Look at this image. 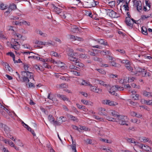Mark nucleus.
<instances>
[{
	"instance_id": "46",
	"label": "nucleus",
	"mask_w": 152,
	"mask_h": 152,
	"mask_svg": "<svg viewBox=\"0 0 152 152\" xmlns=\"http://www.w3.org/2000/svg\"><path fill=\"white\" fill-rule=\"evenodd\" d=\"M131 121L133 123H136L137 124H139L140 123V121L136 119H132L131 120Z\"/></svg>"
},
{
	"instance_id": "23",
	"label": "nucleus",
	"mask_w": 152,
	"mask_h": 152,
	"mask_svg": "<svg viewBox=\"0 0 152 152\" xmlns=\"http://www.w3.org/2000/svg\"><path fill=\"white\" fill-rule=\"evenodd\" d=\"M57 96L61 99L64 101H68V99L66 96L64 95H61L58 94L57 95Z\"/></svg>"
},
{
	"instance_id": "11",
	"label": "nucleus",
	"mask_w": 152,
	"mask_h": 152,
	"mask_svg": "<svg viewBox=\"0 0 152 152\" xmlns=\"http://www.w3.org/2000/svg\"><path fill=\"white\" fill-rule=\"evenodd\" d=\"M16 8V6L15 4H10L9 6L8 10L5 12V13L7 14H9L12 10H15Z\"/></svg>"
},
{
	"instance_id": "27",
	"label": "nucleus",
	"mask_w": 152,
	"mask_h": 152,
	"mask_svg": "<svg viewBox=\"0 0 152 152\" xmlns=\"http://www.w3.org/2000/svg\"><path fill=\"white\" fill-rule=\"evenodd\" d=\"M7 6L4 4L3 3L0 2V9L4 10L7 8Z\"/></svg>"
},
{
	"instance_id": "43",
	"label": "nucleus",
	"mask_w": 152,
	"mask_h": 152,
	"mask_svg": "<svg viewBox=\"0 0 152 152\" xmlns=\"http://www.w3.org/2000/svg\"><path fill=\"white\" fill-rule=\"evenodd\" d=\"M135 79L134 77H128V81L129 83L132 82Z\"/></svg>"
},
{
	"instance_id": "38",
	"label": "nucleus",
	"mask_w": 152,
	"mask_h": 152,
	"mask_svg": "<svg viewBox=\"0 0 152 152\" xmlns=\"http://www.w3.org/2000/svg\"><path fill=\"white\" fill-rule=\"evenodd\" d=\"M115 61H110L109 63L111 64V65L113 66L118 67L119 65L118 64L115 62Z\"/></svg>"
},
{
	"instance_id": "59",
	"label": "nucleus",
	"mask_w": 152,
	"mask_h": 152,
	"mask_svg": "<svg viewBox=\"0 0 152 152\" xmlns=\"http://www.w3.org/2000/svg\"><path fill=\"white\" fill-rule=\"evenodd\" d=\"M13 25H20V26L22 25V22H19L18 21H15L13 22Z\"/></svg>"
},
{
	"instance_id": "64",
	"label": "nucleus",
	"mask_w": 152,
	"mask_h": 152,
	"mask_svg": "<svg viewBox=\"0 0 152 152\" xmlns=\"http://www.w3.org/2000/svg\"><path fill=\"white\" fill-rule=\"evenodd\" d=\"M115 2L114 1H111L109 2L110 5L112 7H113L115 6Z\"/></svg>"
},
{
	"instance_id": "33",
	"label": "nucleus",
	"mask_w": 152,
	"mask_h": 152,
	"mask_svg": "<svg viewBox=\"0 0 152 152\" xmlns=\"http://www.w3.org/2000/svg\"><path fill=\"white\" fill-rule=\"evenodd\" d=\"M54 45V43L51 41L45 42V45Z\"/></svg>"
},
{
	"instance_id": "20",
	"label": "nucleus",
	"mask_w": 152,
	"mask_h": 152,
	"mask_svg": "<svg viewBox=\"0 0 152 152\" xmlns=\"http://www.w3.org/2000/svg\"><path fill=\"white\" fill-rule=\"evenodd\" d=\"M81 102L85 105L92 106L93 103L91 101L84 99H81Z\"/></svg>"
},
{
	"instance_id": "54",
	"label": "nucleus",
	"mask_w": 152,
	"mask_h": 152,
	"mask_svg": "<svg viewBox=\"0 0 152 152\" xmlns=\"http://www.w3.org/2000/svg\"><path fill=\"white\" fill-rule=\"evenodd\" d=\"M36 43L37 44L39 45H45V42H42L39 41H37L36 42Z\"/></svg>"
},
{
	"instance_id": "49",
	"label": "nucleus",
	"mask_w": 152,
	"mask_h": 152,
	"mask_svg": "<svg viewBox=\"0 0 152 152\" xmlns=\"http://www.w3.org/2000/svg\"><path fill=\"white\" fill-rule=\"evenodd\" d=\"M4 131L6 133L8 134L9 133L10 129L7 126H5L4 127Z\"/></svg>"
},
{
	"instance_id": "47",
	"label": "nucleus",
	"mask_w": 152,
	"mask_h": 152,
	"mask_svg": "<svg viewBox=\"0 0 152 152\" xmlns=\"http://www.w3.org/2000/svg\"><path fill=\"white\" fill-rule=\"evenodd\" d=\"M126 67L129 71H131V72H134V71H133V69L132 67L130 66V64L129 65L126 66Z\"/></svg>"
},
{
	"instance_id": "5",
	"label": "nucleus",
	"mask_w": 152,
	"mask_h": 152,
	"mask_svg": "<svg viewBox=\"0 0 152 152\" xmlns=\"http://www.w3.org/2000/svg\"><path fill=\"white\" fill-rule=\"evenodd\" d=\"M67 29L74 33H77L79 31L78 27L74 25H69Z\"/></svg>"
},
{
	"instance_id": "32",
	"label": "nucleus",
	"mask_w": 152,
	"mask_h": 152,
	"mask_svg": "<svg viewBox=\"0 0 152 152\" xmlns=\"http://www.w3.org/2000/svg\"><path fill=\"white\" fill-rule=\"evenodd\" d=\"M82 82L81 83V85L84 86H89L90 85V83L88 81H86L85 80H82Z\"/></svg>"
},
{
	"instance_id": "22",
	"label": "nucleus",
	"mask_w": 152,
	"mask_h": 152,
	"mask_svg": "<svg viewBox=\"0 0 152 152\" xmlns=\"http://www.w3.org/2000/svg\"><path fill=\"white\" fill-rule=\"evenodd\" d=\"M13 141L15 142V143L18 145L20 147H23L24 146V144H23L22 142L21 141L20 139H14Z\"/></svg>"
},
{
	"instance_id": "36",
	"label": "nucleus",
	"mask_w": 152,
	"mask_h": 152,
	"mask_svg": "<svg viewBox=\"0 0 152 152\" xmlns=\"http://www.w3.org/2000/svg\"><path fill=\"white\" fill-rule=\"evenodd\" d=\"M75 65H76L77 66H78L79 67H80L81 68H83L84 67V66L83 64V63H81L79 62L78 60L77 61V62H76L75 63Z\"/></svg>"
},
{
	"instance_id": "16",
	"label": "nucleus",
	"mask_w": 152,
	"mask_h": 152,
	"mask_svg": "<svg viewBox=\"0 0 152 152\" xmlns=\"http://www.w3.org/2000/svg\"><path fill=\"white\" fill-rule=\"evenodd\" d=\"M139 140L140 142H148L149 143H151V142L150 140H149L148 138L144 137H140Z\"/></svg>"
},
{
	"instance_id": "4",
	"label": "nucleus",
	"mask_w": 152,
	"mask_h": 152,
	"mask_svg": "<svg viewBox=\"0 0 152 152\" xmlns=\"http://www.w3.org/2000/svg\"><path fill=\"white\" fill-rule=\"evenodd\" d=\"M72 53H67V55L68 56V59L71 61L75 62V63L77 62L78 61V59L76 57H74L73 56H74V53H73V50H71Z\"/></svg>"
},
{
	"instance_id": "15",
	"label": "nucleus",
	"mask_w": 152,
	"mask_h": 152,
	"mask_svg": "<svg viewBox=\"0 0 152 152\" xmlns=\"http://www.w3.org/2000/svg\"><path fill=\"white\" fill-rule=\"evenodd\" d=\"M67 118L69 120H72L74 121L77 122L78 121V119L77 117L73 116L69 114H68L66 115Z\"/></svg>"
},
{
	"instance_id": "48",
	"label": "nucleus",
	"mask_w": 152,
	"mask_h": 152,
	"mask_svg": "<svg viewBox=\"0 0 152 152\" xmlns=\"http://www.w3.org/2000/svg\"><path fill=\"white\" fill-rule=\"evenodd\" d=\"M145 72L144 73V75H143V76H145V77H147V76H149L151 75V73L148 72H147L145 70H144Z\"/></svg>"
},
{
	"instance_id": "19",
	"label": "nucleus",
	"mask_w": 152,
	"mask_h": 152,
	"mask_svg": "<svg viewBox=\"0 0 152 152\" xmlns=\"http://www.w3.org/2000/svg\"><path fill=\"white\" fill-rule=\"evenodd\" d=\"M97 51L98 52V53H104V54H103L104 55H107L108 56H109V55H112L111 53L108 50H106L105 51H104V50L101 51L100 50H94V51Z\"/></svg>"
},
{
	"instance_id": "21",
	"label": "nucleus",
	"mask_w": 152,
	"mask_h": 152,
	"mask_svg": "<svg viewBox=\"0 0 152 152\" xmlns=\"http://www.w3.org/2000/svg\"><path fill=\"white\" fill-rule=\"evenodd\" d=\"M98 43H99L101 45H108L106 41L104 40V39H98L95 40Z\"/></svg>"
},
{
	"instance_id": "55",
	"label": "nucleus",
	"mask_w": 152,
	"mask_h": 152,
	"mask_svg": "<svg viewBox=\"0 0 152 152\" xmlns=\"http://www.w3.org/2000/svg\"><path fill=\"white\" fill-rule=\"evenodd\" d=\"M43 66L46 68H47L48 69H50L51 68V67L50 66H49L47 63L45 62L43 64Z\"/></svg>"
},
{
	"instance_id": "13",
	"label": "nucleus",
	"mask_w": 152,
	"mask_h": 152,
	"mask_svg": "<svg viewBox=\"0 0 152 152\" xmlns=\"http://www.w3.org/2000/svg\"><path fill=\"white\" fill-rule=\"evenodd\" d=\"M70 136L72 141V144L70 145L69 146L71 148L72 151H73L74 152H77L76 149V142H73L72 136L70 135Z\"/></svg>"
},
{
	"instance_id": "61",
	"label": "nucleus",
	"mask_w": 152,
	"mask_h": 152,
	"mask_svg": "<svg viewBox=\"0 0 152 152\" xmlns=\"http://www.w3.org/2000/svg\"><path fill=\"white\" fill-rule=\"evenodd\" d=\"M34 67L37 71L41 70L39 66L37 65H34Z\"/></svg>"
},
{
	"instance_id": "29",
	"label": "nucleus",
	"mask_w": 152,
	"mask_h": 152,
	"mask_svg": "<svg viewBox=\"0 0 152 152\" xmlns=\"http://www.w3.org/2000/svg\"><path fill=\"white\" fill-rule=\"evenodd\" d=\"M141 32L143 34L146 35L148 34L147 29L145 27L142 26L141 28Z\"/></svg>"
},
{
	"instance_id": "14",
	"label": "nucleus",
	"mask_w": 152,
	"mask_h": 152,
	"mask_svg": "<svg viewBox=\"0 0 152 152\" xmlns=\"http://www.w3.org/2000/svg\"><path fill=\"white\" fill-rule=\"evenodd\" d=\"M24 68L26 73L30 72V71H31V69L30 67V65L26 63L23 64Z\"/></svg>"
},
{
	"instance_id": "62",
	"label": "nucleus",
	"mask_w": 152,
	"mask_h": 152,
	"mask_svg": "<svg viewBox=\"0 0 152 152\" xmlns=\"http://www.w3.org/2000/svg\"><path fill=\"white\" fill-rule=\"evenodd\" d=\"M129 102L130 104L133 106H137L138 104L137 103L131 101L130 100L129 101Z\"/></svg>"
},
{
	"instance_id": "9",
	"label": "nucleus",
	"mask_w": 152,
	"mask_h": 152,
	"mask_svg": "<svg viewBox=\"0 0 152 152\" xmlns=\"http://www.w3.org/2000/svg\"><path fill=\"white\" fill-rule=\"evenodd\" d=\"M102 103L105 104H108L110 106H115L117 104L116 102L109 100H103L102 101Z\"/></svg>"
},
{
	"instance_id": "57",
	"label": "nucleus",
	"mask_w": 152,
	"mask_h": 152,
	"mask_svg": "<svg viewBox=\"0 0 152 152\" xmlns=\"http://www.w3.org/2000/svg\"><path fill=\"white\" fill-rule=\"evenodd\" d=\"M23 24L28 26H29L30 25V22L26 21H22V24Z\"/></svg>"
},
{
	"instance_id": "3",
	"label": "nucleus",
	"mask_w": 152,
	"mask_h": 152,
	"mask_svg": "<svg viewBox=\"0 0 152 152\" xmlns=\"http://www.w3.org/2000/svg\"><path fill=\"white\" fill-rule=\"evenodd\" d=\"M106 14L113 18H118L119 17V14L113 10L109 9H105Z\"/></svg>"
},
{
	"instance_id": "56",
	"label": "nucleus",
	"mask_w": 152,
	"mask_h": 152,
	"mask_svg": "<svg viewBox=\"0 0 152 152\" xmlns=\"http://www.w3.org/2000/svg\"><path fill=\"white\" fill-rule=\"evenodd\" d=\"M14 27L12 26H8L7 27V28L8 30H12L15 31V30L13 29Z\"/></svg>"
},
{
	"instance_id": "42",
	"label": "nucleus",
	"mask_w": 152,
	"mask_h": 152,
	"mask_svg": "<svg viewBox=\"0 0 152 152\" xmlns=\"http://www.w3.org/2000/svg\"><path fill=\"white\" fill-rule=\"evenodd\" d=\"M48 119L49 121L51 123L54 122L53 117L52 115H48Z\"/></svg>"
},
{
	"instance_id": "45",
	"label": "nucleus",
	"mask_w": 152,
	"mask_h": 152,
	"mask_svg": "<svg viewBox=\"0 0 152 152\" xmlns=\"http://www.w3.org/2000/svg\"><path fill=\"white\" fill-rule=\"evenodd\" d=\"M8 55H9L13 58V61H15V56L14 53L12 52H9L7 53Z\"/></svg>"
},
{
	"instance_id": "51",
	"label": "nucleus",
	"mask_w": 152,
	"mask_h": 152,
	"mask_svg": "<svg viewBox=\"0 0 152 152\" xmlns=\"http://www.w3.org/2000/svg\"><path fill=\"white\" fill-rule=\"evenodd\" d=\"M111 55H109L108 56V59L109 61H115V59Z\"/></svg>"
},
{
	"instance_id": "63",
	"label": "nucleus",
	"mask_w": 152,
	"mask_h": 152,
	"mask_svg": "<svg viewBox=\"0 0 152 152\" xmlns=\"http://www.w3.org/2000/svg\"><path fill=\"white\" fill-rule=\"evenodd\" d=\"M85 142L87 144H91L92 142V140L89 139H87L85 140Z\"/></svg>"
},
{
	"instance_id": "41",
	"label": "nucleus",
	"mask_w": 152,
	"mask_h": 152,
	"mask_svg": "<svg viewBox=\"0 0 152 152\" xmlns=\"http://www.w3.org/2000/svg\"><path fill=\"white\" fill-rule=\"evenodd\" d=\"M89 86H90V90L94 92L96 87L93 86L91 84H90V85H89Z\"/></svg>"
},
{
	"instance_id": "39",
	"label": "nucleus",
	"mask_w": 152,
	"mask_h": 152,
	"mask_svg": "<svg viewBox=\"0 0 152 152\" xmlns=\"http://www.w3.org/2000/svg\"><path fill=\"white\" fill-rule=\"evenodd\" d=\"M115 87L116 88V91H121L124 90V88L121 87L120 86L116 85H115Z\"/></svg>"
},
{
	"instance_id": "28",
	"label": "nucleus",
	"mask_w": 152,
	"mask_h": 152,
	"mask_svg": "<svg viewBox=\"0 0 152 152\" xmlns=\"http://www.w3.org/2000/svg\"><path fill=\"white\" fill-rule=\"evenodd\" d=\"M143 95L145 96L148 97H152V93L148 92L146 91H144L143 92Z\"/></svg>"
},
{
	"instance_id": "10",
	"label": "nucleus",
	"mask_w": 152,
	"mask_h": 152,
	"mask_svg": "<svg viewBox=\"0 0 152 152\" xmlns=\"http://www.w3.org/2000/svg\"><path fill=\"white\" fill-rule=\"evenodd\" d=\"M138 146L140 148L142 149L145 151H151V148L147 145L140 144V145H138Z\"/></svg>"
},
{
	"instance_id": "30",
	"label": "nucleus",
	"mask_w": 152,
	"mask_h": 152,
	"mask_svg": "<svg viewBox=\"0 0 152 152\" xmlns=\"http://www.w3.org/2000/svg\"><path fill=\"white\" fill-rule=\"evenodd\" d=\"M111 114L113 116L115 117V118H117L120 115L118 114V113L117 112L114 110L112 111V112H111Z\"/></svg>"
},
{
	"instance_id": "35",
	"label": "nucleus",
	"mask_w": 152,
	"mask_h": 152,
	"mask_svg": "<svg viewBox=\"0 0 152 152\" xmlns=\"http://www.w3.org/2000/svg\"><path fill=\"white\" fill-rule=\"evenodd\" d=\"M51 55L53 56L56 57L57 58L61 57V56L60 55L58 54L57 53L54 51H52L51 53Z\"/></svg>"
},
{
	"instance_id": "17",
	"label": "nucleus",
	"mask_w": 152,
	"mask_h": 152,
	"mask_svg": "<svg viewBox=\"0 0 152 152\" xmlns=\"http://www.w3.org/2000/svg\"><path fill=\"white\" fill-rule=\"evenodd\" d=\"M53 11L55 12L56 13L59 14L61 13L62 10L61 9L55 6L53 4Z\"/></svg>"
},
{
	"instance_id": "34",
	"label": "nucleus",
	"mask_w": 152,
	"mask_h": 152,
	"mask_svg": "<svg viewBox=\"0 0 152 152\" xmlns=\"http://www.w3.org/2000/svg\"><path fill=\"white\" fill-rule=\"evenodd\" d=\"M69 68L71 69H75L78 70V68L76 66H75V65L70 64L69 66Z\"/></svg>"
},
{
	"instance_id": "7",
	"label": "nucleus",
	"mask_w": 152,
	"mask_h": 152,
	"mask_svg": "<svg viewBox=\"0 0 152 152\" xmlns=\"http://www.w3.org/2000/svg\"><path fill=\"white\" fill-rule=\"evenodd\" d=\"M12 41L14 42L11 44V45L12 48L16 50H19L20 47V45L18 44V42L16 41V39H13Z\"/></svg>"
},
{
	"instance_id": "25",
	"label": "nucleus",
	"mask_w": 152,
	"mask_h": 152,
	"mask_svg": "<svg viewBox=\"0 0 152 152\" xmlns=\"http://www.w3.org/2000/svg\"><path fill=\"white\" fill-rule=\"evenodd\" d=\"M135 69H136V72H134L136 74H137L138 72H144V70H145V69H142L140 67H136Z\"/></svg>"
},
{
	"instance_id": "50",
	"label": "nucleus",
	"mask_w": 152,
	"mask_h": 152,
	"mask_svg": "<svg viewBox=\"0 0 152 152\" xmlns=\"http://www.w3.org/2000/svg\"><path fill=\"white\" fill-rule=\"evenodd\" d=\"M28 58H33L34 59H36L37 60H38V59L39 58V56H29L28 57Z\"/></svg>"
},
{
	"instance_id": "24",
	"label": "nucleus",
	"mask_w": 152,
	"mask_h": 152,
	"mask_svg": "<svg viewBox=\"0 0 152 152\" xmlns=\"http://www.w3.org/2000/svg\"><path fill=\"white\" fill-rule=\"evenodd\" d=\"M141 102L144 104H146L148 105H152V100H150L149 101L146 100L144 99L142 100Z\"/></svg>"
},
{
	"instance_id": "26",
	"label": "nucleus",
	"mask_w": 152,
	"mask_h": 152,
	"mask_svg": "<svg viewBox=\"0 0 152 152\" xmlns=\"http://www.w3.org/2000/svg\"><path fill=\"white\" fill-rule=\"evenodd\" d=\"M54 63L57 64L58 66L61 68L64 67L65 64L63 62L60 61H55L54 62Z\"/></svg>"
},
{
	"instance_id": "12",
	"label": "nucleus",
	"mask_w": 152,
	"mask_h": 152,
	"mask_svg": "<svg viewBox=\"0 0 152 152\" xmlns=\"http://www.w3.org/2000/svg\"><path fill=\"white\" fill-rule=\"evenodd\" d=\"M96 81L99 84L103 86L108 88H110V86L109 84H107L105 82L99 79L96 80Z\"/></svg>"
},
{
	"instance_id": "52",
	"label": "nucleus",
	"mask_w": 152,
	"mask_h": 152,
	"mask_svg": "<svg viewBox=\"0 0 152 152\" xmlns=\"http://www.w3.org/2000/svg\"><path fill=\"white\" fill-rule=\"evenodd\" d=\"M47 61H50L51 62L54 63L55 61L53 59H52V58H50L45 59V62Z\"/></svg>"
},
{
	"instance_id": "44",
	"label": "nucleus",
	"mask_w": 152,
	"mask_h": 152,
	"mask_svg": "<svg viewBox=\"0 0 152 152\" xmlns=\"http://www.w3.org/2000/svg\"><path fill=\"white\" fill-rule=\"evenodd\" d=\"M100 110L101 111V113H100V114L104 115H106V113L104 112L105 111V110L104 108H101Z\"/></svg>"
},
{
	"instance_id": "1",
	"label": "nucleus",
	"mask_w": 152,
	"mask_h": 152,
	"mask_svg": "<svg viewBox=\"0 0 152 152\" xmlns=\"http://www.w3.org/2000/svg\"><path fill=\"white\" fill-rule=\"evenodd\" d=\"M116 122L122 125L128 126V119L126 116L121 115H120L117 118H116Z\"/></svg>"
},
{
	"instance_id": "6",
	"label": "nucleus",
	"mask_w": 152,
	"mask_h": 152,
	"mask_svg": "<svg viewBox=\"0 0 152 152\" xmlns=\"http://www.w3.org/2000/svg\"><path fill=\"white\" fill-rule=\"evenodd\" d=\"M134 6L137 8V10L138 11L142 9L141 2L139 1H134Z\"/></svg>"
},
{
	"instance_id": "53",
	"label": "nucleus",
	"mask_w": 152,
	"mask_h": 152,
	"mask_svg": "<svg viewBox=\"0 0 152 152\" xmlns=\"http://www.w3.org/2000/svg\"><path fill=\"white\" fill-rule=\"evenodd\" d=\"M94 92L96 93H100L102 92V89L99 88H97L96 87Z\"/></svg>"
},
{
	"instance_id": "60",
	"label": "nucleus",
	"mask_w": 152,
	"mask_h": 152,
	"mask_svg": "<svg viewBox=\"0 0 152 152\" xmlns=\"http://www.w3.org/2000/svg\"><path fill=\"white\" fill-rule=\"evenodd\" d=\"M66 87V85L65 83H62L59 85V87L61 88H65Z\"/></svg>"
},
{
	"instance_id": "2",
	"label": "nucleus",
	"mask_w": 152,
	"mask_h": 152,
	"mask_svg": "<svg viewBox=\"0 0 152 152\" xmlns=\"http://www.w3.org/2000/svg\"><path fill=\"white\" fill-rule=\"evenodd\" d=\"M22 77L23 81L25 82H28L29 81V78L33 79L34 80L33 78V74L31 72L26 73L25 71H23L22 72Z\"/></svg>"
},
{
	"instance_id": "37",
	"label": "nucleus",
	"mask_w": 152,
	"mask_h": 152,
	"mask_svg": "<svg viewBox=\"0 0 152 152\" xmlns=\"http://www.w3.org/2000/svg\"><path fill=\"white\" fill-rule=\"evenodd\" d=\"M37 34H39L41 36L43 37H46L47 36V34L45 33H44L43 32L41 31H37Z\"/></svg>"
},
{
	"instance_id": "40",
	"label": "nucleus",
	"mask_w": 152,
	"mask_h": 152,
	"mask_svg": "<svg viewBox=\"0 0 152 152\" xmlns=\"http://www.w3.org/2000/svg\"><path fill=\"white\" fill-rule=\"evenodd\" d=\"M107 119L110 121L115 122L116 118H114L110 117L109 116H107Z\"/></svg>"
},
{
	"instance_id": "58",
	"label": "nucleus",
	"mask_w": 152,
	"mask_h": 152,
	"mask_svg": "<svg viewBox=\"0 0 152 152\" xmlns=\"http://www.w3.org/2000/svg\"><path fill=\"white\" fill-rule=\"evenodd\" d=\"M94 118H95L96 119L98 120H99V121H104L103 119L102 118H100L98 116L94 115Z\"/></svg>"
},
{
	"instance_id": "8",
	"label": "nucleus",
	"mask_w": 152,
	"mask_h": 152,
	"mask_svg": "<svg viewBox=\"0 0 152 152\" xmlns=\"http://www.w3.org/2000/svg\"><path fill=\"white\" fill-rule=\"evenodd\" d=\"M134 20L133 18L131 19L130 18H126L125 22L126 24L129 26L130 27L132 28L133 26V24L134 23Z\"/></svg>"
},
{
	"instance_id": "31",
	"label": "nucleus",
	"mask_w": 152,
	"mask_h": 152,
	"mask_svg": "<svg viewBox=\"0 0 152 152\" xmlns=\"http://www.w3.org/2000/svg\"><path fill=\"white\" fill-rule=\"evenodd\" d=\"M121 62L122 63L125 64V66L127 65H129L131 63L129 61L127 60H121Z\"/></svg>"
},
{
	"instance_id": "18",
	"label": "nucleus",
	"mask_w": 152,
	"mask_h": 152,
	"mask_svg": "<svg viewBox=\"0 0 152 152\" xmlns=\"http://www.w3.org/2000/svg\"><path fill=\"white\" fill-rule=\"evenodd\" d=\"M110 90L109 91V92L113 95H115L117 96V94L115 93V92L117 91L116 90V88L115 86H113L110 87Z\"/></svg>"
}]
</instances>
